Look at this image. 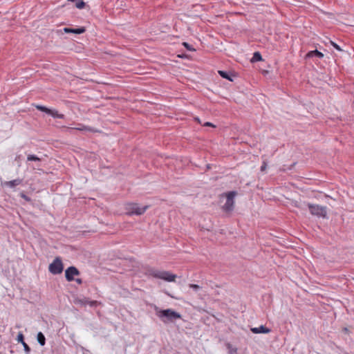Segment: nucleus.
<instances>
[{"label":"nucleus","mask_w":354,"mask_h":354,"mask_svg":"<svg viewBox=\"0 0 354 354\" xmlns=\"http://www.w3.org/2000/svg\"><path fill=\"white\" fill-rule=\"evenodd\" d=\"M145 274L148 277L160 279L167 282H173L177 277L176 274H172L169 271L160 270L153 268H147Z\"/></svg>","instance_id":"1"},{"label":"nucleus","mask_w":354,"mask_h":354,"mask_svg":"<svg viewBox=\"0 0 354 354\" xmlns=\"http://www.w3.org/2000/svg\"><path fill=\"white\" fill-rule=\"evenodd\" d=\"M156 314L164 323L174 322L176 319L181 318V315L179 313L171 308L160 310L156 307Z\"/></svg>","instance_id":"2"},{"label":"nucleus","mask_w":354,"mask_h":354,"mask_svg":"<svg viewBox=\"0 0 354 354\" xmlns=\"http://www.w3.org/2000/svg\"><path fill=\"white\" fill-rule=\"evenodd\" d=\"M148 209L147 205L140 206L138 203H130L125 205L126 213L128 215H142Z\"/></svg>","instance_id":"3"},{"label":"nucleus","mask_w":354,"mask_h":354,"mask_svg":"<svg viewBox=\"0 0 354 354\" xmlns=\"http://www.w3.org/2000/svg\"><path fill=\"white\" fill-rule=\"evenodd\" d=\"M308 207L312 215L323 218L327 215V209L325 206L308 203Z\"/></svg>","instance_id":"4"},{"label":"nucleus","mask_w":354,"mask_h":354,"mask_svg":"<svg viewBox=\"0 0 354 354\" xmlns=\"http://www.w3.org/2000/svg\"><path fill=\"white\" fill-rule=\"evenodd\" d=\"M236 195V192L235 191H231L225 194L226 201L225 203L223 206V209L229 212L233 210L234 206V198Z\"/></svg>","instance_id":"5"},{"label":"nucleus","mask_w":354,"mask_h":354,"mask_svg":"<svg viewBox=\"0 0 354 354\" xmlns=\"http://www.w3.org/2000/svg\"><path fill=\"white\" fill-rule=\"evenodd\" d=\"M64 269L63 263L60 257H56L49 265V272L53 274H58L62 272Z\"/></svg>","instance_id":"6"},{"label":"nucleus","mask_w":354,"mask_h":354,"mask_svg":"<svg viewBox=\"0 0 354 354\" xmlns=\"http://www.w3.org/2000/svg\"><path fill=\"white\" fill-rule=\"evenodd\" d=\"M80 274V271L75 266H70L65 270V277L68 281L75 280L74 277Z\"/></svg>","instance_id":"7"},{"label":"nucleus","mask_w":354,"mask_h":354,"mask_svg":"<svg viewBox=\"0 0 354 354\" xmlns=\"http://www.w3.org/2000/svg\"><path fill=\"white\" fill-rule=\"evenodd\" d=\"M63 31L65 33H73V34H82L85 32L86 28L84 26H81L77 28H64Z\"/></svg>","instance_id":"8"},{"label":"nucleus","mask_w":354,"mask_h":354,"mask_svg":"<svg viewBox=\"0 0 354 354\" xmlns=\"http://www.w3.org/2000/svg\"><path fill=\"white\" fill-rule=\"evenodd\" d=\"M324 57V54L317 50L309 51L305 56V59H309L310 58L321 59Z\"/></svg>","instance_id":"9"},{"label":"nucleus","mask_w":354,"mask_h":354,"mask_svg":"<svg viewBox=\"0 0 354 354\" xmlns=\"http://www.w3.org/2000/svg\"><path fill=\"white\" fill-rule=\"evenodd\" d=\"M251 331L253 333L258 334V333H268L270 332V329L268 328L261 325L259 327H254L251 328Z\"/></svg>","instance_id":"10"},{"label":"nucleus","mask_w":354,"mask_h":354,"mask_svg":"<svg viewBox=\"0 0 354 354\" xmlns=\"http://www.w3.org/2000/svg\"><path fill=\"white\" fill-rule=\"evenodd\" d=\"M68 129L69 131H71L73 129H76V130L81 131H90V132H96L97 131L92 127L85 126V125L81 124H78V127H75V128L69 127V128H68Z\"/></svg>","instance_id":"11"},{"label":"nucleus","mask_w":354,"mask_h":354,"mask_svg":"<svg viewBox=\"0 0 354 354\" xmlns=\"http://www.w3.org/2000/svg\"><path fill=\"white\" fill-rule=\"evenodd\" d=\"M22 183V180L20 178H17L10 181H6L3 183L4 186L8 187L10 188H14L17 185H19Z\"/></svg>","instance_id":"12"},{"label":"nucleus","mask_w":354,"mask_h":354,"mask_svg":"<svg viewBox=\"0 0 354 354\" xmlns=\"http://www.w3.org/2000/svg\"><path fill=\"white\" fill-rule=\"evenodd\" d=\"M218 73L224 79H226L230 82L233 81V75L230 72L225 71H218Z\"/></svg>","instance_id":"13"},{"label":"nucleus","mask_w":354,"mask_h":354,"mask_svg":"<svg viewBox=\"0 0 354 354\" xmlns=\"http://www.w3.org/2000/svg\"><path fill=\"white\" fill-rule=\"evenodd\" d=\"M48 114L51 115L54 118L63 119L64 118V114L59 113L58 111L55 109H49V111H48Z\"/></svg>","instance_id":"14"},{"label":"nucleus","mask_w":354,"mask_h":354,"mask_svg":"<svg viewBox=\"0 0 354 354\" xmlns=\"http://www.w3.org/2000/svg\"><path fill=\"white\" fill-rule=\"evenodd\" d=\"M37 340L41 346H44L46 344V337L41 332L37 333Z\"/></svg>","instance_id":"15"},{"label":"nucleus","mask_w":354,"mask_h":354,"mask_svg":"<svg viewBox=\"0 0 354 354\" xmlns=\"http://www.w3.org/2000/svg\"><path fill=\"white\" fill-rule=\"evenodd\" d=\"M262 60V56L259 52H255L253 53V56L251 59L252 62H256Z\"/></svg>","instance_id":"16"},{"label":"nucleus","mask_w":354,"mask_h":354,"mask_svg":"<svg viewBox=\"0 0 354 354\" xmlns=\"http://www.w3.org/2000/svg\"><path fill=\"white\" fill-rule=\"evenodd\" d=\"M40 158L34 154H30L27 157L28 161H40Z\"/></svg>","instance_id":"17"},{"label":"nucleus","mask_w":354,"mask_h":354,"mask_svg":"<svg viewBox=\"0 0 354 354\" xmlns=\"http://www.w3.org/2000/svg\"><path fill=\"white\" fill-rule=\"evenodd\" d=\"M35 107H36V109L37 110L43 111V112H45L47 114H48V113L49 111V108H47V107H46L44 106H42V105H36Z\"/></svg>","instance_id":"18"},{"label":"nucleus","mask_w":354,"mask_h":354,"mask_svg":"<svg viewBox=\"0 0 354 354\" xmlns=\"http://www.w3.org/2000/svg\"><path fill=\"white\" fill-rule=\"evenodd\" d=\"M86 6V3L84 1H83L82 0H79L76 3H75V7L78 9H83Z\"/></svg>","instance_id":"19"},{"label":"nucleus","mask_w":354,"mask_h":354,"mask_svg":"<svg viewBox=\"0 0 354 354\" xmlns=\"http://www.w3.org/2000/svg\"><path fill=\"white\" fill-rule=\"evenodd\" d=\"M189 287L190 288H192L196 292H199V290H201L202 289V288L200 286H198L197 284H193V283L189 284Z\"/></svg>","instance_id":"20"},{"label":"nucleus","mask_w":354,"mask_h":354,"mask_svg":"<svg viewBox=\"0 0 354 354\" xmlns=\"http://www.w3.org/2000/svg\"><path fill=\"white\" fill-rule=\"evenodd\" d=\"M227 347L229 349V354H236L237 353V349L236 348H233L230 344H227Z\"/></svg>","instance_id":"21"},{"label":"nucleus","mask_w":354,"mask_h":354,"mask_svg":"<svg viewBox=\"0 0 354 354\" xmlns=\"http://www.w3.org/2000/svg\"><path fill=\"white\" fill-rule=\"evenodd\" d=\"M17 340L19 342L21 343V344H23V342H24V336L22 333H21V332L19 333L17 337Z\"/></svg>","instance_id":"22"},{"label":"nucleus","mask_w":354,"mask_h":354,"mask_svg":"<svg viewBox=\"0 0 354 354\" xmlns=\"http://www.w3.org/2000/svg\"><path fill=\"white\" fill-rule=\"evenodd\" d=\"M183 46L188 50L189 51H194L195 49L190 45L187 42H183Z\"/></svg>","instance_id":"23"},{"label":"nucleus","mask_w":354,"mask_h":354,"mask_svg":"<svg viewBox=\"0 0 354 354\" xmlns=\"http://www.w3.org/2000/svg\"><path fill=\"white\" fill-rule=\"evenodd\" d=\"M22 345L24 346V351L27 354H28L30 352V348L29 346L26 342H23Z\"/></svg>","instance_id":"24"},{"label":"nucleus","mask_w":354,"mask_h":354,"mask_svg":"<svg viewBox=\"0 0 354 354\" xmlns=\"http://www.w3.org/2000/svg\"><path fill=\"white\" fill-rule=\"evenodd\" d=\"M330 44H332V46L335 48L337 50L339 51H342V48L339 47V46H338L337 44H335V42L330 41Z\"/></svg>","instance_id":"25"},{"label":"nucleus","mask_w":354,"mask_h":354,"mask_svg":"<svg viewBox=\"0 0 354 354\" xmlns=\"http://www.w3.org/2000/svg\"><path fill=\"white\" fill-rule=\"evenodd\" d=\"M21 198H24L27 201H30V198L28 196H27L26 194H23V193L21 194Z\"/></svg>","instance_id":"26"},{"label":"nucleus","mask_w":354,"mask_h":354,"mask_svg":"<svg viewBox=\"0 0 354 354\" xmlns=\"http://www.w3.org/2000/svg\"><path fill=\"white\" fill-rule=\"evenodd\" d=\"M267 165L265 162H263L262 165L261 166V171H264L266 169Z\"/></svg>","instance_id":"27"},{"label":"nucleus","mask_w":354,"mask_h":354,"mask_svg":"<svg viewBox=\"0 0 354 354\" xmlns=\"http://www.w3.org/2000/svg\"><path fill=\"white\" fill-rule=\"evenodd\" d=\"M78 284L82 283V280L81 279H75V280Z\"/></svg>","instance_id":"28"},{"label":"nucleus","mask_w":354,"mask_h":354,"mask_svg":"<svg viewBox=\"0 0 354 354\" xmlns=\"http://www.w3.org/2000/svg\"><path fill=\"white\" fill-rule=\"evenodd\" d=\"M205 126L214 127L211 122H207L206 123H205Z\"/></svg>","instance_id":"29"},{"label":"nucleus","mask_w":354,"mask_h":354,"mask_svg":"<svg viewBox=\"0 0 354 354\" xmlns=\"http://www.w3.org/2000/svg\"><path fill=\"white\" fill-rule=\"evenodd\" d=\"M75 0H68V1L74 2Z\"/></svg>","instance_id":"30"},{"label":"nucleus","mask_w":354,"mask_h":354,"mask_svg":"<svg viewBox=\"0 0 354 354\" xmlns=\"http://www.w3.org/2000/svg\"><path fill=\"white\" fill-rule=\"evenodd\" d=\"M200 298H202V295L201 294L198 295Z\"/></svg>","instance_id":"31"},{"label":"nucleus","mask_w":354,"mask_h":354,"mask_svg":"<svg viewBox=\"0 0 354 354\" xmlns=\"http://www.w3.org/2000/svg\"><path fill=\"white\" fill-rule=\"evenodd\" d=\"M344 330H345V332H347V328H345Z\"/></svg>","instance_id":"32"}]
</instances>
